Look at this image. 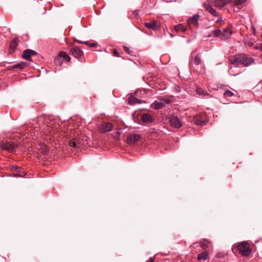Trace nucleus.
<instances>
[{"instance_id":"nucleus-1","label":"nucleus","mask_w":262,"mask_h":262,"mask_svg":"<svg viewBox=\"0 0 262 262\" xmlns=\"http://www.w3.org/2000/svg\"><path fill=\"white\" fill-rule=\"evenodd\" d=\"M231 64L235 66L243 64L244 66H249L253 62V59L248 57L245 55H238L233 59H230Z\"/></svg>"},{"instance_id":"nucleus-2","label":"nucleus","mask_w":262,"mask_h":262,"mask_svg":"<svg viewBox=\"0 0 262 262\" xmlns=\"http://www.w3.org/2000/svg\"><path fill=\"white\" fill-rule=\"evenodd\" d=\"M250 245L247 242H243L238 244L237 246L238 250L243 256H248L251 252V250L250 248Z\"/></svg>"},{"instance_id":"nucleus-3","label":"nucleus","mask_w":262,"mask_h":262,"mask_svg":"<svg viewBox=\"0 0 262 262\" xmlns=\"http://www.w3.org/2000/svg\"><path fill=\"white\" fill-rule=\"evenodd\" d=\"M193 121L194 124L198 125H204L208 120L204 114L196 115L193 117Z\"/></svg>"},{"instance_id":"nucleus-4","label":"nucleus","mask_w":262,"mask_h":262,"mask_svg":"<svg viewBox=\"0 0 262 262\" xmlns=\"http://www.w3.org/2000/svg\"><path fill=\"white\" fill-rule=\"evenodd\" d=\"M169 122L171 125L174 128H179L182 125L178 116H171L169 119Z\"/></svg>"},{"instance_id":"nucleus-5","label":"nucleus","mask_w":262,"mask_h":262,"mask_svg":"<svg viewBox=\"0 0 262 262\" xmlns=\"http://www.w3.org/2000/svg\"><path fill=\"white\" fill-rule=\"evenodd\" d=\"M170 100L168 98L161 99L160 101H155L154 102V107L155 109L159 110L162 108L166 104H169Z\"/></svg>"},{"instance_id":"nucleus-6","label":"nucleus","mask_w":262,"mask_h":262,"mask_svg":"<svg viewBox=\"0 0 262 262\" xmlns=\"http://www.w3.org/2000/svg\"><path fill=\"white\" fill-rule=\"evenodd\" d=\"M113 125L109 122H103L100 126V130L102 133H105L112 130Z\"/></svg>"},{"instance_id":"nucleus-7","label":"nucleus","mask_w":262,"mask_h":262,"mask_svg":"<svg viewBox=\"0 0 262 262\" xmlns=\"http://www.w3.org/2000/svg\"><path fill=\"white\" fill-rule=\"evenodd\" d=\"M141 135L138 134H131L127 137V142L129 144H133L140 140Z\"/></svg>"},{"instance_id":"nucleus-8","label":"nucleus","mask_w":262,"mask_h":262,"mask_svg":"<svg viewBox=\"0 0 262 262\" xmlns=\"http://www.w3.org/2000/svg\"><path fill=\"white\" fill-rule=\"evenodd\" d=\"M17 147V144L14 143L2 142L1 143V147L3 149L10 150Z\"/></svg>"},{"instance_id":"nucleus-9","label":"nucleus","mask_w":262,"mask_h":262,"mask_svg":"<svg viewBox=\"0 0 262 262\" xmlns=\"http://www.w3.org/2000/svg\"><path fill=\"white\" fill-rule=\"evenodd\" d=\"M141 119L142 121L146 124H150L154 121L152 116L147 113H144L142 115Z\"/></svg>"},{"instance_id":"nucleus-10","label":"nucleus","mask_w":262,"mask_h":262,"mask_svg":"<svg viewBox=\"0 0 262 262\" xmlns=\"http://www.w3.org/2000/svg\"><path fill=\"white\" fill-rule=\"evenodd\" d=\"M36 54V52L32 50L28 49L26 50L23 52V57L24 59L27 60H29L30 61L31 60L30 57L32 56H34Z\"/></svg>"},{"instance_id":"nucleus-11","label":"nucleus","mask_w":262,"mask_h":262,"mask_svg":"<svg viewBox=\"0 0 262 262\" xmlns=\"http://www.w3.org/2000/svg\"><path fill=\"white\" fill-rule=\"evenodd\" d=\"M199 15L195 14L190 17L188 20V24L189 25L191 26L193 25L194 27H198L199 26L198 24V18H199Z\"/></svg>"},{"instance_id":"nucleus-12","label":"nucleus","mask_w":262,"mask_h":262,"mask_svg":"<svg viewBox=\"0 0 262 262\" xmlns=\"http://www.w3.org/2000/svg\"><path fill=\"white\" fill-rule=\"evenodd\" d=\"M72 54L76 58H79L83 55L82 51L78 47H73L71 49Z\"/></svg>"},{"instance_id":"nucleus-13","label":"nucleus","mask_w":262,"mask_h":262,"mask_svg":"<svg viewBox=\"0 0 262 262\" xmlns=\"http://www.w3.org/2000/svg\"><path fill=\"white\" fill-rule=\"evenodd\" d=\"M232 33V32L230 28H227L224 30L223 32H222V35L221 36V39L224 40H225L227 39H228L231 34Z\"/></svg>"},{"instance_id":"nucleus-14","label":"nucleus","mask_w":262,"mask_h":262,"mask_svg":"<svg viewBox=\"0 0 262 262\" xmlns=\"http://www.w3.org/2000/svg\"><path fill=\"white\" fill-rule=\"evenodd\" d=\"M63 59L67 61H69L71 59L70 57L64 52H61L56 57V61Z\"/></svg>"},{"instance_id":"nucleus-15","label":"nucleus","mask_w":262,"mask_h":262,"mask_svg":"<svg viewBox=\"0 0 262 262\" xmlns=\"http://www.w3.org/2000/svg\"><path fill=\"white\" fill-rule=\"evenodd\" d=\"M18 41H19V40L17 38H14L11 41V42L10 43V50H9L10 53H12V52H13L14 51L15 49H16V48L17 46Z\"/></svg>"},{"instance_id":"nucleus-16","label":"nucleus","mask_w":262,"mask_h":262,"mask_svg":"<svg viewBox=\"0 0 262 262\" xmlns=\"http://www.w3.org/2000/svg\"><path fill=\"white\" fill-rule=\"evenodd\" d=\"M205 6L207 11L211 13L213 16L215 17L219 16V13L217 12L211 6L206 5Z\"/></svg>"},{"instance_id":"nucleus-17","label":"nucleus","mask_w":262,"mask_h":262,"mask_svg":"<svg viewBox=\"0 0 262 262\" xmlns=\"http://www.w3.org/2000/svg\"><path fill=\"white\" fill-rule=\"evenodd\" d=\"M144 26L146 28L151 29L153 30H155L158 28L156 21H152L149 23H145Z\"/></svg>"},{"instance_id":"nucleus-18","label":"nucleus","mask_w":262,"mask_h":262,"mask_svg":"<svg viewBox=\"0 0 262 262\" xmlns=\"http://www.w3.org/2000/svg\"><path fill=\"white\" fill-rule=\"evenodd\" d=\"M38 150L42 154L47 155L48 152V148L46 145L41 144L38 145Z\"/></svg>"},{"instance_id":"nucleus-19","label":"nucleus","mask_w":262,"mask_h":262,"mask_svg":"<svg viewBox=\"0 0 262 262\" xmlns=\"http://www.w3.org/2000/svg\"><path fill=\"white\" fill-rule=\"evenodd\" d=\"M142 101L139 99L135 98V97H130L128 99V103L131 105H133L136 103H141Z\"/></svg>"},{"instance_id":"nucleus-20","label":"nucleus","mask_w":262,"mask_h":262,"mask_svg":"<svg viewBox=\"0 0 262 262\" xmlns=\"http://www.w3.org/2000/svg\"><path fill=\"white\" fill-rule=\"evenodd\" d=\"M27 66L25 62L21 61L12 66V69H23Z\"/></svg>"},{"instance_id":"nucleus-21","label":"nucleus","mask_w":262,"mask_h":262,"mask_svg":"<svg viewBox=\"0 0 262 262\" xmlns=\"http://www.w3.org/2000/svg\"><path fill=\"white\" fill-rule=\"evenodd\" d=\"M69 145L74 148H79V145L77 139H73L72 140H70L69 142Z\"/></svg>"},{"instance_id":"nucleus-22","label":"nucleus","mask_w":262,"mask_h":262,"mask_svg":"<svg viewBox=\"0 0 262 262\" xmlns=\"http://www.w3.org/2000/svg\"><path fill=\"white\" fill-rule=\"evenodd\" d=\"M208 258V254L207 251H204L198 255L199 260L201 259L206 260Z\"/></svg>"},{"instance_id":"nucleus-23","label":"nucleus","mask_w":262,"mask_h":262,"mask_svg":"<svg viewBox=\"0 0 262 262\" xmlns=\"http://www.w3.org/2000/svg\"><path fill=\"white\" fill-rule=\"evenodd\" d=\"M211 246V243L206 239H204L203 241L200 242V246L202 248H205L209 247Z\"/></svg>"},{"instance_id":"nucleus-24","label":"nucleus","mask_w":262,"mask_h":262,"mask_svg":"<svg viewBox=\"0 0 262 262\" xmlns=\"http://www.w3.org/2000/svg\"><path fill=\"white\" fill-rule=\"evenodd\" d=\"M193 62L196 65H199L201 62V57L199 54H197L195 56Z\"/></svg>"},{"instance_id":"nucleus-25","label":"nucleus","mask_w":262,"mask_h":262,"mask_svg":"<svg viewBox=\"0 0 262 262\" xmlns=\"http://www.w3.org/2000/svg\"><path fill=\"white\" fill-rule=\"evenodd\" d=\"M196 92L199 95L205 96L207 94V93L205 92L204 90L201 88H197L196 90Z\"/></svg>"},{"instance_id":"nucleus-26","label":"nucleus","mask_w":262,"mask_h":262,"mask_svg":"<svg viewBox=\"0 0 262 262\" xmlns=\"http://www.w3.org/2000/svg\"><path fill=\"white\" fill-rule=\"evenodd\" d=\"M174 30L176 31H185V29L184 28V26L182 24H178L177 26L174 27Z\"/></svg>"},{"instance_id":"nucleus-27","label":"nucleus","mask_w":262,"mask_h":262,"mask_svg":"<svg viewBox=\"0 0 262 262\" xmlns=\"http://www.w3.org/2000/svg\"><path fill=\"white\" fill-rule=\"evenodd\" d=\"M224 95L226 97H230L233 95V93L230 90H226L225 91Z\"/></svg>"},{"instance_id":"nucleus-28","label":"nucleus","mask_w":262,"mask_h":262,"mask_svg":"<svg viewBox=\"0 0 262 262\" xmlns=\"http://www.w3.org/2000/svg\"><path fill=\"white\" fill-rule=\"evenodd\" d=\"M213 34L214 36L218 37L222 35V31L219 29H215L213 31Z\"/></svg>"},{"instance_id":"nucleus-29","label":"nucleus","mask_w":262,"mask_h":262,"mask_svg":"<svg viewBox=\"0 0 262 262\" xmlns=\"http://www.w3.org/2000/svg\"><path fill=\"white\" fill-rule=\"evenodd\" d=\"M236 5H241L246 2V0H235Z\"/></svg>"},{"instance_id":"nucleus-30","label":"nucleus","mask_w":262,"mask_h":262,"mask_svg":"<svg viewBox=\"0 0 262 262\" xmlns=\"http://www.w3.org/2000/svg\"><path fill=\"white\" fill-rule=\"evenodd\" d=\"M74 41L76 42L77 43H82V44H85V45H89L88 41H80V40H77V39H75Z\"/></svg>"},{"instance_id":"nucleus-31","label":"nucleus","mask_w":262,"mask_h":262,"mask_svg":"<svg viewBox=\"0 0 262 262\" xmlns=\"http://www.w3.org/2000/svg\"><path fill=\"white\" fill-rule=\"evenodd\" d=\"M54 62L55 64L59 66H61L62 63V61L61 60L56 61V57L55 58Z\"/></svg>"},{"instance_id":"nucleus-32","label":"nucleus","mask_w":262,"mask_h":262,"mask_svg":"<svg viewBox=\"0 0 262 262\" xmlns=\"http://www.w3.org/2000/svg\"><path fill=\"white\" fill-rule=\"evenodd\" d=\"M113 54H114V55H115V56H118L119 55V53H118V51L116 49H114V50Z\"/></svg>"},{"instance_id":"nucleus-33","label":"nucleus","mask_w":262,"mask_h":262,"mask_svg":"<svg viewBox=\"0 0 262 262\" xmlns=\"http://www.w3.org/2000/svg\"><path fill=\"white\" fill-rule=\"evenodd\" d=\"M13 175L15 177H23L22 174L15 173Z\"/></svg>"},{"instance_id":"nucleus-34","label":"nucleus","mask_w":262,"mask_h":262,"mask_svg":"<svg viewBox=\"0 0 262 262\" xmlns=\"http://www.w3.org/2000/svg\"><path fill=\"white\" fill-rule=\"evenodd\" d=\"M124 49L126 50V51L127 52V53H129V49L126 47H124Z\"/></svg>"},{"instance_id":"nucleus-35","label":"nucleus","mask_w":262,"mask_h":262,"mask_svg":"<svg viewBox=\"0 0 262 262\" xmlns=\"http://www.w3.org/2000/svg\"><path fill=\"white\" fill-rule=\"evenodd\" d=\"M154 258H151L148 262H154Z\"/></svg>"},{"instance_id":"nucleus-36","label":"nucleus","mask_w":262,"mask_h":262,"mask_svg":"<svg viewBox=\"0 0 262 262\" xmlns=\"http://www.w3.org/2000/svg\"><path fill=\"white\" fill-rule=\"evenodd\" d=\"M134 14L135 15H137L139 14V12L138 11H135L134 12Z\"/></svg>"},{"instance_id":"nucleus-37","label":"nucleus","mask_w":262,"mask_h":262,"mask_svg":"<svg viewBox=\"0 0 262 262\" xmlns=\"http://www.w3.org/2000/svg\"><path fill=\"white\" fill-rule=\"evenodd\" d=\"M91 47H95L96 46V44L95 43H91L90 45H89Z\"/></svg>"},{"instance_id":"nucleus-38","label":"nucleus","mask_w":262,"mask_h":262,"mask_svg":"<svg viewBox=\"0 0 262 262\" xmlns=\"http://www.w3.org/2000/svg\"><path fill=\"white\" fill-rule=\"evenodd\" d=\"M20 169V168H19V167H16V170H17V169Z\"/></svg>"},{"instance_id":"nucleus-39","label":"nucleus","mask_w":262,"mask_h":262,"mask_svg":"<svg viewBox=\"0 0 262 262\" xmlns=\"http://www.w3.org/2000/svg\"><path fill=\"white\" fill-rule=\"evenodd\" d=\"M193 53H192L191 58H192V57H193Z\"/></svg>"}]
</instances>
